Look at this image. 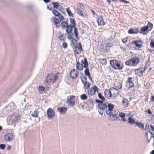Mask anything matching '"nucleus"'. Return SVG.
<instances>
[{"mask_svg": "<svg viewBox=\"0 0 154 154\" xmlns=\"http://www.w3.org/2000/svg\"><path fill=\"white\" fill-rule=\"evenodd\" d=\"M110 89L108 90L106 89V98L110 99L112 97V94L111 93H109Z\"/></svg>", "mask_w": 154, "mask_h": 154, "instance_id": "nucleus-26", "label": "nucleus"}, {"mask_svg": "<svg viewBox=\"0 0 154 154\" xmlns=\"http://www.w3.org/2000/svg\"><path fill=\"white\" fill-rule=\"evenodd\" d=\"M97 22L99 25H104L105 24V23L101 17L99 18L97 20Z\"/></svg>", "mask_w": 154, "mask_h": 154, "instance_id": "nucleus-18", "label": "nucleus"}, {"mask_svg": "<svg viewBox=\"0 0 154 154\" xmlns=\"http://www.w3.org/2000/svg\"><path fill=\"white\" fill-rule=\"evenodd\" d=\"M99 108L100 109V111H104V109L106 108V104L103 103V102L101 103L98 105Z\"/></svg>", "mask_w": 154, "mask_h": 154, "instance_id": "nucleus-19", "label": "nucleus"}, {"mask_svg": "<svg viewBox=\"0 0 154 154\" xmlns=\"http://www.w3.org/2000/svg\"><path fill=\"white\" fill-rule=\"evenodd\" d=\"M66 35L65 34H62L58 36L59 39L62 41H64V39L66 38Z\"/></svg>", "mask_w": 154, "mask_h": 154, "instance_id": "nucleus-30", "label": "nucleus"}, {"mask_svg": "<svg viewBox=\"0 0 154 154\" xmlns=\"http://www.w3.org/2000/svg\"><path fill=\"white\" fill-rule=\"evenodd\" d=\"M31 115L32 117L34 118L37 117V112L36 110H35L33 112H32Z\"/></svg>", "mask_w": 154, "mask_h": 154, "instance_id": "nucleus-41", "label": "nucleus"}, {"mask_svg": "<svg viewBox=\"0 0 154 154\" xmlns=\"http://www.w3.org/2000/svg\"><path fill=\"white\" fill-rule=\"evenodd\" d=\"M127 41V38H124L123 39L122 42L124 43L126 42Z\"/></svg>", "mask_w": 154, "mask_h": 154, "instance_id": "nucleus-56", "label": "nucleus"}, {"mask_svg": "<svg viewBox=\"0 0 154 154\" xmlns=\"http://www.w3.org/2000/svg\"><path fill=\"white\" fill-rule=\"evenodd\" d=\"M121 1L122 2H123L125 3H128L129 2L126 1H125V0H121Z\"/></svg>", "mask_w": 154, "mask_h": 154, "instance_id": "nucleus-61", "label": "nucleus"}, {"mask_svg": "<svg viewBox=\"0 0 154 154\" xmlns=\"http://www.w3.org/2000/svg\"><path fill=\"white\" fill-rule=\"evenodd\" d=\"M138 29L136 30V32H134L132 29H129L128 31V33L129 34H136L138 33Z\"/></svg>", "mask_w": 154, "mask_h": 154, "instance_id": "nucleus-34", "label": "nucleus"}, {"mask_svg": "<svg viewBox=\"0 0 154 154\" xmlns=\"http://www.w3.org/2000/svg\"><path fill=\"white\" fill-rule=\"evenodd\" d=\"M73 28H74V33L75 35V38H77V39H78V38L77 37L78 34V32H77V29L75 27Z\"/></svg>", "mask_w": 154, "mask_h": 154, "instance_id": "nucleus-40", "label": "nucleus"}, {"mask_svg": "<svg viewBox=\"0 0 154 154\" xmlns=\"http://www.w3.org/2000/svg\"><path fill=\"white\" fill-rule=\"evenodd\" d=\"M107 106L108 109L106 110V114L110 116V119L113 121L117 120L119 118L117 115L119 112L117 110H113L114 108V105L111 103H109Z\"/></svg>", "mask_w": 154, "mask_h": 154, "instance_id": "nucleus-1", "label": "nucleus"}, {"mask_svg": "<svg viewBox=\"0 0 154 154\" xmlns=\"http://www.w3.org/2000/svg\"><path fill=\"white\" fill-rule=\"evenodd\" d=\"M140 59L138 57L134 56L125 62V64L127 66H136L140 62Z\"/></svg>", "mask_w": 154, "mask_h": 154, "instance_id": "nucleus-2", "label": "nucleus"}, {"mask_svg": "<svg viewBox=\"0 0 154 154\" xmlns=\"http://www.w3.org/2000/svg\"><path fill=\"white\" fill-rule=\"evenodd\" d=\"M70 75L72 79H75L78 75V72L75 69H73L70 72Z\"/></svg>", "mask_w": 154, "mask_h": 154, "instance_id": "nucleus-11", "label": "nucleus"}, {"mask_svg": "<svg viewBox=\"0 0 154 154\" xmlns=\"http://www.w3.org/2000/svg\"><path fill=\"white\" fill-rule=\"evenodd\" d=\"M62 46L63 48H66L67 47V44L66 42H64L63 43Z\"/></svg>", "mask_w": 154, "mask_h": 154, "instance_id": "nucleus-52", "label": "nucleus"}, {"mask_svg": "<svg viewBox=\"0 0 154 154\" xmlns=\"http://www.w3.org/2000/svg\"><path fill=\"white\" fill-rule=\"evenodd\" d=\"M38 90L40 94H42L43 91H45V88L42 86H39Z\"/></svg>", "mask_w": 154, "mask_h": 154, "instance_id": "nucleus-29", "label": "nucleus"}, {"mask_svg": "<svg viewBox=\"0 0 154 154\" xmlns=\"http://www.w3.org/2000/svg\"><path fill=\"white\" fill-rule=\"evenodd\" d=\"M153 24L149 22L146 26L148 27L149 31H150L153 27Z\"/></svg>", "mask_w": 154, "mask_h": 154, "instance_id": "nucleus-33", "label": "nucleus"}, {"mask_svg": "<svg viewBox=\"0 0 154 154\" xmlns=\"http://www.w3.org/2000/svg\"><path fill=\"white\" fill-rule=\"evenodd\" d=\"M100 62L103 65L106 63V59H101L100 60Z\"/></svg>", "mask_w": 154, "mask_h": 154, "instance_id": "nucleus-47", "label": "nucleus"}, {"mask_svg": "<svg viewBox=\"0 0 154 154\" xmlns=\"http://www.w3.org/2000/svg\"><path fill=\"white\" fill-rule=\"evenodd\" d=\"M150 45L151 48H154V42L153 41V39L151 40V42L150 43Z\"/></svg>", "mask_w": 154, "mask_h": 154, "instance_id": "nucleus-49", "label": "nucleus"}, {"mask_svg": "<svg viewBox=\"0 0 154 154\" xmlns=\"http://www.w3.org/2000/svg\"><path fill=\"white\" fill-rule=\"evenodd\" d=\"M69 19L70 22L72 24H70L69 25V27L70 28V31H71L72 30V28L75 26V20L73 19L70 18Z\"/></svg>", "mask_w": 154, "mask_h": 154, "instance_id": "nucleus-15", "label": "nucleus"}, {"mask_svg": "<svg viewBox=\"0 0 154 154\" xmlns=\"http://www.w3.org/2000/svg\"><path fill=\"white\" fill-rule=\"evenodd\" d=\"M95 93V91L93 88H91L88 91V94L91 95H93Z\"/></svg>", "mask_w": 154, "mask_h": 154, "instance_id": "nucleus-24", "label": "nucleus"}, {"mask_svg": "<svg viewBox=\"0 0 154 154\" xmlns=\"http://www.w3.org/2000/svg\"><path fill=\"white\" fill-rule=\"evenodd\" d=\"M68 34H69V35L72 38L73 36V33L72 32V30L71 31V32H70L69 33H68Z\"/></svg>", "mask_w": 154, "mask_h": 154, "instance_id": "nucleus-59", "label": "nucleus"}, {"mask_svg": "<svg viewBox=\"0 0 154 154\" xmlns=\"http://www.w3.org/2000/svg\"><path fill=\"white\" fill-rule=\"evenodd\" d=\"M77 13L79 15L81 16H83V11L80 10H78L77 11Z\"/></svg>", "mask_w": 154, "mask_h": 154, "instance_id": "nucleus-46", "label": "nucleus"}, {"mask_svg": "<svg viewBox=\"0 0 154 154\" xmlns=\"http://www.w3.org/2000/svg\"><path fill=\"white\" fill-rule=\"evenodd\" d=\"M86 69L85 71V73L86 75L89 76L90 75V72L89 71V69L87 67L86 68Z\"/></svg>", "mask_w": 154, "mask_h": 154, "instance_id": "nucleus-39", "label": "nucleus"}, {"mask_svg": "<svg viewBox=\"0 0 154 154\" xmlns=\"http://www.w3.org/2000/svg\"><path fill=\"white\" fill-rule=\"evenodd\" d=\"M148 30L147 26H145L140 28V33L143 34L144 32Z\"/></svg>", "mask_w": 154, "mask_h": 154, "instance_id": "nucleus-21", "label": "nucleus"}, {"mask_svg": "<svg viewBox=\"0 0 154 154\" xmlns=\"http://www.w3.org/2000/svg\"><path fill=\"white\" fill-rule=\"evenodd\" d=\"M20 119L19 115L15 114L12 115L11 117V120L13 123H16Z\"/></svg>", "mask_w": 154, "mask_h": 154, "instance_id": "nucleus-9", "label": "nucleus"}, {"mask_svg": "<svg viewBox=\"0 0 154 154\" xmlns=\"http://www.w3.org/2000/svg\"><path fill=\"white\" fill-rule=\"evenodd\" d=\"M13 135L11 133H8L5 136V140L8 141L12 140L13 139Z\"/></svg>", "mask_w": 154, "mask_h": 154, "instance_id": "nucleus-10", "label": "nucleus"}, {"mask_svg": "<svg viewBox=\"0 0 154 154\" xmlns=\"http://www.w3.org/2000/svg\"><path fill=\"white\" fill-rule=\"evenodd\" d=\"M53 21L55 26L56 27H59L60 26L59 20L56 18H54L53 19Z\"/></svg>", "mask_w": 154, "mask_h": 154, "instance_id": "nucleus-20", "label": "nucleus"}, {"mask_svg": "<svg viewBox=\"0 0 154 154\" xmlns=\"http://www.w3.org/2000/svg\"><path fill=\"white\" fill-rule=\"evenodd\" d=\"M109 89L110 91L109 92V93H111L112 94V97H114L115 96H116L118 94V91L116 88H110Z\"/></svg>", "mask_w": 154, "mask_h": 154, "instance_id": "nucleus-14", "label": "nucleus"}, {"mask_svg": "<svg viewBox=\"0 0 154 154\" xmlns=\"http://www.w3.org/2000/svg\"><path fill=\"white\" fill-rule=\"evenodd\" d=\"M151 101L154 102V96H152L151 97Z\"/></svg>", "mask_w": 154, "mask_h": 154, "instance_id": "nucleus-62", "label": "nucleus"}, {"mask_svg": "<svg viewBox=\"0 0 154 154\" xmlns=\"http://www.w3.org/2000/svg\"><path fill=\"white\" fill-rule=\"evenodd\" d=\"M75 97L74 96H71L68 97L66 102L69 105L73 106L75 104Z\"/></svg>", "mask_w": 154, "mask_h": 154, "instance_id": "nucleus-7", "label": "nucleus"}, {"mask_svg": "<svg viewBox=\"0 0 154 154\" xmlns=\"http://www.w3.org/2000/svg\"><path fill=\"white\" fill-rule=\"evenodd\" d=\"M98 96L99 98L101 99L103 101H104L105 100V98L100 93L98 94Z\"/></svg>", "mask_w": 154, "mask_h": 154, "instance_id": "nucleus-44", "label": "nucleus"}, {"mask_svg": "<svg viewBox=\"0 0 154 154\" xmlns=\"http://www.w3.org/2000/svg\"><path fill=\"white\" fill-rule=\"evenodd\" d=\"M129 101L127 99H124L122 101V103L124 104L125 107L126 108L129 105Z\"/></svg>", "mask_w": 154, "mask_h": 154, "instance_id": "nucleus-25", "label": "nucleus"}, {"mask_svg": "<svg viewBox=\"0 0 154 154\" xmlns=\"http://www.w3.org/2000/svg\"><path fill=\"white\" fill-rule=\"evenodd\" d=\"M113 44L112 43H109L106 44V50H109V48L111 47H112Z\"/></svg>", "mask_w": 154, "mask_h": 154, "instance_id": "nucleus-45", "label": "nucleus"}, {"mask_svg": "<svg viewBox=\"0 0 154 154\" xmlns=\"http://www.w3.org/2000/svg\"><path fill=\"white\" fill-rule=\"evenodd\" d=\"M67 38L69 39H72V42L73 40H74L75 41H76V40L74 39V38H72L69 35H68L67 37Z\"/></svg>", "mask_w": 154, "mask_h": 154, "instance_id": "nucleus-51", "label": "nucleus"}, {"mask_svg": "<svg viewBox=\"0 0 154 154\" xmlns=\"http://www.w3.org/2000/svg\"><path fill=\"white\" fill-rule=\"evenodd\" d=\"M119 116L121 118L123 122H125L126 121V119L125 118V113H123L122 112H119Z\"/></svg>", "mask_w": 154, "mask_h": 154, "instance_id": "nucleus-22", "label": "nucleus"}, {"mask_svg": "<svg viewBox=\"0 0 154 154\" xmlns=\"http://www.w3.org/2000/svg\"><path fill=\"white\" fill-rule=\"evenodd\" d=\"M67 108L64 107H59L57 108V110L60 114H65Z\"/></svg>", "mask_w": 154, "mask_h": 154, "instance_id": "nucleus-16", "label": "nucleus"}, {"mask_svg": "<svg viewBox=\"0 0 154 154\" xmlns=\"http://www.w3.org/2000/svg\"><path fill=\"white\" fill-rule=\"evenodd\" d=\"M15 106H16L14 103H11L8 105L7 106V108L10 111H12L13 109L15 108Z\"/></svg>", "mask_w": 154, "mask_h": 154, "instance_id": "nucleus-17", "label": "nucleus"}, {"mask_svg": "<svg viewBox=\"0 0 154 154\" xmlns=\"http://www.w3.org/2000/svg\"><path fill=\"white\" fill-rule=\"evenodd\" d=\"M80 65V63L78 61L76 63V66L77 69L79 70H82L83 69V67L80 66V67H79V66Z\"/></svg>", "mask_w": 154, "mask_h": 154, "instance_id": "nucleus-32", "label": "nucleus"}, {"mask_svg": "<svg viewBox=\"0 0 154 154\" xmlns=\"http://www.w3.org/2000/svg\"><path fill=\"white\" fill-rule=\"evenodd\" d=\"M132 79V78L131 77H129L128 78V82L129 83V85H130V88H131L133 87L134 86V84L132 80H131Z\"/></svg>", "mask_w": 154, "mask_h": 154, "instance_id": "nucleus-27", "label": "nucleus"}, {"mask_svg": "<svg viewBox=\"0 0 154 154\" xmlns=\"http://www.w3.org/2000/svg\"><path fill=\"white\" fill-rule=\"evenodd\" d=\"M48 117L49 119H52L54 116V112L51 108H48L47 111Z\"/></svg>", "mask_w": 154, "mask_h": 154, "instance_id": "nucleus-8", "label": "nucleus"}, {"mask_svg": "<svg viewBox=\"0 0 154 154\" xmlns=\"http://www.w3.org/2000/svg\"><path fill=\"white\" fill-rule=\"evenodd\" d=\"M102 112H101V111H98L99 113L100 114H101V115H102L103 114V112L104 111H102Z\"/></svg>", "mask_w": 154, "mask_h": 154, "instance_id": "nucleus-63", "label": "nucleus"}, {"mask_svg": "<svg viewBox=\"0 0 154 154\" xmlns=\"http://www.w3.org/2000/svg\"><path fill=\"white\" fill-rule=\"evenodd\" d=\"M150 64V62L149 61H148V62H146V63L145 65V66H146V67H147Z\"/></svg>", "mask_w": 154, "mask_h": 154, "instance_id": "nucleus-58", "label": "nucleus"}, {"mask_svg": "<svg viewBox=\"0 0 154 154\" xmlns=\"http://www.w3.org/2000/svg\"><path fill=\"white\" fill-rule=\"evenodd\" d=\"M116 87L119 89H120L122 88V83H117L115 84Z\"/></svg>", "mask_w": 154, "mask_h": 154, "instance_id": "nucleus-35", "label": "nucleus"}, {"mask_svg": "<svg viewBox=\"0 0 154 154\" xmlns=\"http://www.w3.org/2000/svg\"><path fill=\"white\" fill-rule=\"evenodd\" d=\"M135 124L139 128L141 129H143L144 128V124H143L141 122L139 123V122H136Z\"/></svg>", "mask_w": 154, "mask_h": 154, "instance_id": "nucleus-28", "label": "nucleus"}, {"mask_svg": "<svg viewBox=\"0 0 154 154\" xmlns=\"http://www.w3.org/2000/svg\"><path fill=\"white\" fill-rule=\"evenodd\" d=\"M52 4L53 5L54 8L58 9V7L59 6V3L57 2H53L52 3Z\"/></svg>", "mask_w": 154, "mask_h": 154, "instance_id": "nucleus-36", "label": "nucleus"}, {"mask_svg": "<svg viewBox=\"0 0 154 154\" xmlns=\"http://www.w3.org/2000/svg\"><path fill=\"white\" fill-rule=\"evenodd\" d=\"M80 65L81 67H83V68L88 67V64L87 59L86 58H85L84 60H81Z\"/></svg>", "mask_w": 154, "mask_h": 154, "instance_id": "nucleus-13", "label": "nucleus"}, {"mask_svg": "<svg viewBox=\"0 0 154 154\" xmlns=\"http://www.w3.org/2000/svg\"><path fill=\"white\" fill-rule=\"evenodd\" d=\"M145 69L146 68L145 67L143 70V68H140L137 69V71L139 73L140 75H141L143 74V72L145 71Z\"/></svg>", "mask_w": 154, "mask_h": 154, "instance_id": "nucleus-31", "label": "nucleus"}, {"mask_svg": "<svg viewBox=\"0 0 154 154\" xmlns=\"http://www.w3.org/2000/svg\"><path fill=\"white\" fill-rule=\"evenodd\" d=\"M52 13L55 15V16L56 17H57L60 14V13L55 10H53L52 11Z\"/></svg>", "mask_w": 154, "mask_h": 154, "instance_id": "nucleus-38", "label": "nucleus"}, {"mask_svg": "<svg viewBox=\"0 0 154 154\" xmlns=\"http://www.w3.org/2000/svg\"><path fill=\"white\" fill-rule=\"evenodd\" d=\"M138 41H134V43L135 44V45L136 47L138 48H141L142 45H141L138 44Z\"/></svg>", "mask_w": 154, "mask_h": 154, "instance_id": "nucleus-43", "label": "nucleus"}, {"mask_svg": "<svg viewBox=\"0 0 154 154\" xmlns=\"http://www.w3.org/2000/svg\"><path fill=\"white\" fill-rule=\"evenodd\" d=\"M110 63L112 67L115 69H121L123 68V66L122 63L118 60H111Z\"/></svg>", "mask_w": 154, "mask_h": 154, "instance_id": "nucleus-3", "label": "nucleus"}, {"mask_svg": "<svg viewBox=\"0 0 154 154\" xmlns=\"http://www.w3.org/2000/svg\"><path fill=\"white\" fill-rule=\"evenodd\" d=\"M147 111H146V112H147L148 114H152L151 111L150 109H147Z\"/></svg>", "mask_w": 154, "mask_h": 154, "instance_id": "nucleus-55", "label": "nucleus"}, {"mask_svg": "<svg viewBox=\"0 0 154 154\" xmlns=\"http://www.w3.org/2000/svg\"><path fill=\"white\" fill-rule=\"evenodd\" d=\"M149 124L147 123H146L145 125V129L146 130H148L149 128Z\"/></svg>", "mask_w": 154, "mask_h": 154, "instance_id": "nucleus-57", "label": "nucleus"}, {"mask_svg": "<svg viewBox=\"0 0 154 154\" xmlns=\"http://www.w3.org/2000/svg\"><path fill=\"white\" fill-rule=\"evenodd\" d=\"M84 79L85 80V81H83L82 79V81L83 83L84 84V86H85V89H88L91 85V83H89L88 82H87V79L85 77H84Z\"/></svg>", "mask_w": 154, "mask_h": 154, "instance_id": "nucleus-12", "label": "nucleus"}, {"mask_svg": "<svg viewBox=\"0 0 154 154\" xmlns=\"http://www.w3.org/2000/svg\"><path fill=\"white\" fill-rule=\"evenodd\" d=\"M87 96L85 94L81 95L80 96V98L82 100H85L87 99Z\"/></svg>", "mask_w": 154, "mask_h": 154, "instance_id": "nucleus-42", "label": "nucleus"}, {"mask_svg": "<svg viewBox=\"0 0 154 154\" xmlns=\"http://www.w3.org/2000/svg\"><path fill=\"white\" fill-rule=\"evenodd\" d=\"M80 7L82 9H83L84 8V6L82 4H80L79 5Z\"/></svg>", "mask_w": 154, "mask_h": 154, "instance_id": "nucleus-60", "label": "nucleus"}, {"mask_svg": "<svg viewBox=\"0 0 154 154\" xmlns=\"http://www.w3.org/2000/svg\"><path fill=\"white\" fill-rule=\"evenodd\" d=\"M57 17H58V18L60 21H62L64 19L63 17V15L60 14Z\"/></svg>", "mask_w": 154, "mask_h": 154, "instance_id": "nucleus-48", "label": "nucleus"}, {"mask_svg": "<svg viewBox=\"0 0 154 154\" xmlns=\"http://www.w3.org/2000/svg\"><path fill=\"white\" fill-rule=\"evenodd\" d=\"M93 88L94 89V90L95 91V92L96 91H98L99 89L96 86H94Z\"/></svg>", "mask_w": 154, "mask_h": 154, "instance_id": "nucleus-54", "label": "nucleus"}, {"mask_svg": "<svg viewBox=\"0 0 154 154\" xmlns=\"http://www.w3.org/2000/svg\"><path fill=\"white\" fill-rule=\"evenodd\" d=\"M103 101H101L99 100L96 99V101L97 103H99V104H100V103H101L103 102Z\"/></svg>", "mask_w": 154, "mask_h": 154, "instance_id": "nucleus-53", "label": "nucleus"}, {"mask_svg": "<svg viewBox=\"0 0 154 154\" xmlns=\"http://www.w3.org/2000/svg\"><path fill=\"white\" fill-rule=\"evenodd\" d=\"M68 20L66 21H62L61 23L60 26L62 28H66V31L67 33H69L71 31H70V28H69V26L67 23Z\"/></svg>", "mask_w": 154, "mask_h": 154, "instance_id": "nucleus-6", "label": "nucleus"}, {"mask_svg": "<svg viewBox=\"0 0 154 154\" xmlns=\"http://www.w3.org/2000/svg\"><path fill=\"white\" fill-rule=\"evenodd\" d=\"M66 11L67 12L68 15L69 17H72L73 14L71 13V11L69 8H67L66 9Z\"/></svg>", "mask_w": 154, "mask_h": 154, "instance_id": "nucleus-37", "label": "nucleus"}, {"mask_svg": "<svg viewBox=\"0 0 154 154\" xmlns=\"http://www.w3.org/2000/svg\"><path fill=\"white\" fill-rule=\"evenodd\" d=\"M47 8L49 10H50V11H52V8H50L48 6H47Z\"/></svg>", "mask_w": 154, "mask_h": 154, "instance_id": "nucleus-64", "label": "nucleus"}, {"mask_svg": "<svg viewBox=\"0 0 154 154\" xmlns=\"http://www.w3.org/2000/svg\"><path fill=\"white\" fill-rule=\"evenodd\" d=\"M6 146L4 144H0V148L2 149H5Z\"/></svg>", "mask_w": 154, "mask_h": 154, "instance_id": "nucleus-50", "label": "nucleus"}, {"mask_svg": "<svg viewBox=\"0 0 154 154\" xmlns=\"http://www.w3.org/2000/svg\"><path fill=\"white\" fill-rule=\"evenodd\" d=\"M58 79V76L56 74L54 76L53 74H48L46 77L45 81L47 83L52 82L54 83L55 82L56 80Z\"/></svg>", "mask_w": 154, "mask_h": 154, "instance_id": "nucleus-4", "label": "nucleus"}, {"mask_svg": "<svg viewBox=\"0 0 154 154\" xmlns=\"http://www.w3.org/2000/svg\"><path fill=\"white\" fill-rule=\"evenodd\" d=\"M128 122L131 125L135 124L136 122L134 119L132 118L131 117H129L128 119Z\"/></svg>", "mask_w": 154, "mask_h": 154, "instance_id": "nucleus-23", "label": "nucleus"}, {"mask_svg": "<svg viewBox=\"0 0 154 154\" xmlns=\"http://www.w3.org/2000/svg\"><path fill=\"white\" fill-rule=\"evenodd\" d=\"M79 46L76 44L75 45L73 43V50L75 53L79 54L81 53V51H82V47L80 43H78Z\"/></svg>", "mask_w": 154, "mask_h": 154, "instance_id": "nucleus-5", "label": "nucleus"}]
</instances>
